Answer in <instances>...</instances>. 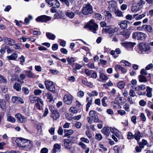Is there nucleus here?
Masks as SVG:
<instances>
[{
	"label": "nucleus",
	"instance_id": "nucleus-8",
	"mask_svg": "<svg viewBox=\"0 0 153 153\" xmlns=\"http://www.w3.org/2000/svg\"><path fill=\"white\" fill-rule=\"evenodd\" d=\"M51 19L50 16L43 15L38 17L36 19V21L39 22H46L51 20Z\"/></svg>",
	"mask_w": 153,
	"mask_h": 153
},
{
	"label": "nucleus",
	"instance_id": "nucleus-5",
	"mask_svg": "<svg viewBox=\"0 0 153 153\" xmlns=\"http://www.w3.org/2000/svg\"><path fill=\"white\" fill-rule=\"evenodd\" d=\"M45 83L46 88L48 90L53 92H54L55 91V85L52 82L47 80L45 81Z\"/></svg>",
	"mask_w": 153,
	"mask_h": 153
},
{
	"label": "nucleus",
	"instance_id": "nucleus-36",
	"mask_svg": "<svg viewBox=\"0 0 153 153\" xmlns=\"http://www.w3.org/2000/svg\"><path fill=\"white\" fill-rule=\"evenodd\" d=\"M46 36L48 39L53 40H54L56 38L54 35L49 32L46 33Z\"/></svg>",
	"mask_w": 153,
	"mask_h": 153
},
{
	"label": "nucleus",
	"instance_id": "nucleus-37",
	"mask_svg": "<svg viewBox=\"0 0 153 153\" xmlns=\"http://www.w3.org/2000/svg\"><path fill=\"white\" fill-rule=\"evenodd\" d=\"M152 88L149 87H147L146 88V96L148 97H152Z\"/></svg>",
	"mask_w": 153,
	"mask_h": 153
},
{
	"label": "nucleus",
	"instance_id": "nucleus-31",
	"mask_svg": "<svg viewBox=\"0 0 153 153\" xmlns=\"http://www.w3.org/2000/svg\"><path fill=\"white\" fill-rule=\"evenodd\" d=\"M80 110L79 108L76 107H71L69 109V112H71L73 114H76L78 111Z\"/></svg>",
	"mask_w": 153,
	"mask_h": 153
},
{
	"label": "nucleus",
	"instance_id": "nucleus-18",
	"mask_svg": "<svg viewBox=\"0 0 153 153\" xmlns=\"http://www.w3.org/2000/svg\"><path fill=\"white\" fill-rule=\"evenodd\" d=\"M129 22L127 21H122L118 22V25L122 29H126L128 27V23Z\"/></svg>",
	"mask_w": 153,
	"mask_h": 153
},
{
	"label": "nucleus",
	"instance_id": "nucleus-38",
	"mask_svg": "<svg viewBox=\"0 0 153 153\" xmlns=\"http://www.w3.org/2000/svg\"><path fill=\"white\" fill-rule=\"evenodd\" d=\"M24 72L26 74L27 76L30 78H32L34 76V74L30 71L25 70Z\"/></svg>",
	"mask_w": 153,
	"mask_h": 153
},
{
	"label": "nucleus",
	"instance_id": "nucleus-16",
	"mask_svg": "<svg viewBox=\"0 0 153 153\" xmlns=\"http://www.w3.org/2000/svg\"><path fill=\"white\" fill-rule=\"evenodd\" d=\"M143 29L148 33H152L153 30L152 26L149 25H144L142 26Z\"/></svg>",
	"mask_w": 153,
	"mask_h": 153
},
{
	"label": "nucleus",
	"instance_id": "nucleus-52",
	"mask_svg": "<svg viewBox=\"0 0 153 153\" xmlns=\"http://www.w3.org/2000/svg\"><path fill=\"white\" fill-rule=\"evenodd\" d=\"M95 137L96 139L98 140H100L102 138V135L100 133L96 134L95 136Z\"/></svg>",
	"mask_w": 153,
	"mask_h": 153
},
{
	"label": "nucleus",
	"instance_id": "nucleus-58",
	"mask_svg": "<svg viewBox=\"0 0 153 153\" xmlns=\"http://www.w3.org/2000/svg\"><path fill=\"white\" fill-rule=\"evenodd\" d=\"M95 16V18L98 20H100L102 19V16L100 14L96 13Z\"/></svg>",
	"mask_w": 153,
	"mask_h": 153
},
{
	"label": "nucleus",
	"instance_id": "nucleus-45",
	"mask_svg": "<svg viewBox=\"0 0 153 153\" xmlns=\"http://www.w3.org/2000/svg\"><path fill=\"white\" fill-rule=\"evenodd\" d=\"M94 119V121L95 123H102L103 122L101 120H100L99 119L98 114H96V115L93 118Z\"/></svg>",
	"mask_w": 153,
	"mask_h": 153
},
{
	"label": "nucleus",
	"instance_id": "nucleus-25",
	"mask_svg": "<svg viewBox=\"0 0 153 153\" xmlns=\"http://www.w3.org/2000/svg\"><path fill=\"white\" fill-rule=\"evenodd\" d=\"M65 14L66 16L71 19H73L75 16L74 13L69 10H67Z\"/></svg>",
	"mask_w": 153,
	"mask_h": 153
},
{
	"label": "nucleus",
	"instance_id": "nucleus-17",
	"mask_svg": "<svg viewBox=\"0 0 153 153\" xmlns=\"http://www.w3.org/2000/svg\"><path fill=\"white\" fill-rule=\"evenodd\" d=\"M32 146V145L31 143V141L30 140H28V142H27L26 144L23 145L21 149L27 150L30 149Z\"/></svg>",
	"mask_w": 153,
	"mask_h": 153
},
{
	"label": "nucleus",
	"instance_id": "nucleus-7",
	"mask_svg": "<svg viewBox=\"0 0 153 153\" xmlns=\"http://www.w3.org/2000/svg\"><path fill=\"white\" fill-rule=\"evenodd\" d=\"M50 110L52 112L51 117L54 120H56L59 117V114L58 111L53 106L50 107Z\"/></svg>",
	"mask_w": 153,
	"mask_h": 153
},
{
	"label": "nucleus",
	"instance_id": "nucleus-62",
	"mask_svg": "<svg viewBox=\"0 0 153 153\" xmlns=\"http://www.w3.org/2000/svg\"><path fill=\"white\" fill-rule=\"evenodd\" d=\"M139 8H137V6H133L131 7V10L133 12L137 11L139 10Z\"/></svg>",
	"mask_w": 153,
	"mask_h": 153
},
{
	"label": "nucleus",
	"instance_id": "nucleus-22",
	"mask_svg": "<svg viewBox=\"0 0 153 153\" xmlns=\"http://www.w3.org/2000/svg\"><path fill=\"white\" fill-rule=\"evenodd\" d=\"M92 98H89L87 97L86 101L87 103L86 105V111H88L89 108L92 104Z\"/></svg>",
	"mask_w": 153,
	"mask_h": 153
},
{
	"label": "nucleus",
	"instance_id": "nucleus-21",
	"mask_svg": "<svg viewBox=\"0 0 153 153\" xmlns=\"http://www.w3.org/2000/svg\"><path fill=\"white\" fill-rule=\"evenodd\" d=\"M29 98L30 102L32 103H34L36 102H38L39 97L33 95H31L29 96Z\"/></svg>",
	"mask_w": 153,
	"mask_h": 153
},
{
	"label": "nucleus",
	"instance_id": "nucleus-48",
	"mask_svg": "<svg viewBox=\"0 0 153 153\" xmlns=\"http://www.w3.org/2000/svg\"><path fill=\"white\" fill-rule=\"evenodd\" d=\"M75 58L73 57H71L70 58L68 57L67 59V61L69 64L71 65L72 63L75 61Z\"/></svg>",
	"mask_w": 153,
	"mask_h": 153
},
{
	"label": "nucleus",
	"instance_id": "nucleus-40",
	"mask_svg": "<svg viewBox=\"0 0 153 153\" xmlns=\"http://www.w3.org/2000/svg\"><path fill=\"white\" fill-rule=\"evenodd\" d=\"M7 121L13 123L15 122V118L10 115H8L7 116Z\"/></svg>",
	"mask_w": 153,
	"mask_h": 153
},
{
	"label": "nucleus",
	"instance_id": "nucleus-44",
	"mask_svg": "<svg viewBox=\"0 0 153 153\" xmlns=\"http://www.w3.org/2000/svg\"><path fill=\"white\" fill-rule=\"evenodd\" d=\"M116 16H123L122 12L119 10L118 8L114 11Z\"/></svg>",
	"mask_w": 153,
	"mask_h": 153
},
{
	"label": "nucleus",
	"instance_id": "nucleus-51",
	"mask_svg": "<svg viewBox=\"0 0 153 153\" xmlns=\"http://www.w3.org/2000/svg\"><path fill=\"white\" fill-rule=\"evenodd\" d=\"M127 138L128 140H130L134 138V135L130 131L128 132L127 135Z\"/></svg>",
	"mask_w": 153,
	"mask_h": 153
},
{
	"label": "nucleus",
	"instance_id": "nucleus-14",
	"mask_svg": "<svg viewBox=\"0 0 153 153\" xmlns=\"http://www.w3.org/2000/svg\"><path fill=\"white\" fill-rule=\"evenodd\" d=\"M109 5L108 8L109 9L113 11L117 8V2L115 1H110L109 2Z\"/></svg>",
	"mask_w": 153,
	"mask_h": 153
},
{
	"label": "nucleus",
	"instance_id": "nucleus-30",
	"mask_svg": "<svg viewBox=\"0 0 153 153\" xmlns=\"http://www.w3.org/2000/svg\"><path fill=\"white\" fill-rule=\"evenodd\" d=\"M120 34L123 35L126 38H128L130 34V32L129 31L125 30L121 32Z\"/></svg>",
	"mask_w": 153,
	"mask_h": 153
},
{
	"label": "nucleus",
	"instance_id": "nucleus-1",
	"mask_svg": "<svg viewBox=\"0 0 153 153\" xmlns=\"http://www.w3.org/2000/svg\"><path fill=\"white\" fill-rule=\"evenodd\" d=\"M82 11L84 15H88L91 14L93 12V7L89 3L85 4L83 6Z\"/></svg>",
	"mask_w": 153,
	"mask_h": 153
},
{
	"label": "nucleus",
	"instance_id": "nucleus-28",
	"mask_svg": "<svg viewBox=\"0 0 153 153\" xmlns=\"http://www.w3.org/2000/svg\"><path fill=\"white\" fill-rule=\"evenodd\" d=\"M137 142L139 146L142 149L144 148L145 146L147 144V141L144 139H143L141 142H140L139 140H138Z\"/></svg>",
	"mask_w": 153,
	"mask_h": 153
},
{
	"label": "nucleus",
	"instance_id": "nucleus-64",
	"mask_svg": "<svg viewBox=\"0 0 153 153\" xmlns=\"http://www.w3.org/2000/svg\"><path fill=\"white\" fill-rule=\"evenodd\" d=\"M117 113L121 116L125 115L126 113V112L124 110H118L117 111Z\"/></svg>",
	"mask_w": 153,
	"mask_h": 153
},
{
	"label": "nucleus",
	"instance_id": "nucleus-9",
	"mask_svg": "<svg viewBox=\"0 0 153 153\" xmlns=\"http://www.w3.org/2000/svg\"><path fill=\"white\" fill-rule=\"evenodd\" d=\"M2 41H3L6 45L10 46H12L16 43L15 41L13 39L6 36L3 37Z\"/></svg>",
	"mask_w": 153,
	"mask_h": 153
},
{
	"label": "nucleus",
	"instance_id": "nucleus-19",
	"mask_svg": "<svg viewBox=\"0 0 153 153\" xmlns=\"http://www.w3.org/2000/svg\"><path fill=\"white\" fill-rule=\"evenodd\" d=\"M134 139L137 140H139L143 136V134L142 133L138 130L136 131L134 134Z\"/></svg>",
	"mask_w": 153,
	"mask_h": 153
},
{
	"label": "nucleus",
	"instance_id": "nucleus-49",
	"mask_svg": "<svg viewBox=\"0 0 153 153\" xmlns=\"http://www.w3.org/2000/svg\"><path fill=\"white\" fill-rule=\"evenodd\" d=\"M87 94L90 97H92L95 96H97L98 94V92L96 91H94L91 93H88Z\"/></svg>",
	"mask_w": 153,
	"mask_h": 153
},
{
	"label": "nucleus",
	"instance_id": "nucleus-2",
	"mask_svg": "<svg viewBox=\"0 0 153 153\" xmlns=\"http://www.w3.org/2000/svg\"><path fill=\"white\" fill-rule=\"evenodd\" d=\"M132 38L138 41H144L147 36L144 33L142 32H136L133 33Z\"/></svg>",
	"mask_w": 153,
	"mask_h": 153
},
{
	"label": "nucleus",
	"instance_id": "nucleus-32",
	"mask_svg": "<svg viewBox=\"0 0 153 153\" xmlns=\"http://www.w3.org/2000/svg\"><path fill=\"white\" fill-rule=\"evenodd\" d=\"M13 88L18 91H20L21 90V86L19 83L15 82L13 85Z\"/></svg>",
	"mask_w": 153,
	"mask_h": 153
},
{
	"label": "nucleus",
	"instance_id": "nucleus-46",
	"mask_svg": "<svg viewBox=\"0 0 153 153\" xmlns=\"http://www.w3.org/2000/svg\"><path fill=\"white\" fill-rule=\"evenodd\" d=\"M117 85L118 87L119 88L122 89L125 86V83L123 81H121L118 82Z\"/></svg>",
	"mask_w": 153,
	"mask_h": 153
},
{
	"label": "nucleus",
	"instance_id": "nucleus-47",
	"mask_svg": "<svg viewBox=\"0 0 153 153\" xmlns=\"http://www.w3.org/2000/svg\"><path fill=\"white\" fill-rule=\"evenodd\" d=\"M100 77L102 80H106L108 79V76L103 73H100Z\"/></svg>",
	"mask_w": 153,
	"mask_h": 153
},
{
	"label": "nucleus",
	"instance_id": "nucleus-56",
	"mask_svg": "<svg viewBox=\"0 0 153 153\" xmlns=\"http://www.w3.org/2000/svg\"><path fill=\"white\" fill-rule=\"evenodd\" d=\"M122 63L125 64V66H127L128 67H130L131 66V64L128 62L124 60H122L121 62Z\"/></svg>",
	"mask_w": 153,
	"mask_h": 153
},
{
	"label": "nucleus",
	"instance_id": "nucleus-27",
	"mask_svg": "<svg viewBox=\"0 0 153 153\" xmlns=\"http://www.w3.org/2000/svg\"><path fill=\"white\" fill-rule=\"evenodd\" d=\"M115 99L117 101L119 104L122 105L125 102V100L123 97H117L115 98Z\"/></svg>",
	"mask_w": 153,
	"mask_h": 153
},
{
	"label": "nucleus",
	"instance_id": "nucleus-42",
	"mask_svg": "<svg viewBox=\"0 0 153 153\" xmlns=\"http://www.w3.org/2000/svg\"><path fill=\"white\" fill-rule=\"evenodd\" d=\"M64 147L66 149H69L70 148V147H71L69 145L70 144V142L67 140H64Z\"/></svg>",
	"mask_w": 153,
	"mask_h": 153
},
{
	"label": "nucleus",
	"instance_id": "nucleus-23",
	"mask_svg": "<svg viewBox=\"0 0 153 153\" xmlns=\"http://www.w3.org/2000/svg\"><path fill=\"white\" fill-rule=\"evenodd\" d=\"M65 135L64 137H69L74 133V131L72 130L64 129V131Z\"/></svg>",
	"mask_w": 153,
	"mask_h": 153
},
{
	"label": "nucleus",
	"instance_id": "nucleus-29",
	"mask_svg": "<svg viewBox=\"0 0 153 153\" xmlns=\"http://www.w3.org/2000/svg\"><path fill=\"white\" fill-rule=\"evenodd\" d=\"M138 15V14H136L134 15L133 17V18H135V20H140L146 16V13L145 12L143 14L139 15L138 16L136 17V16H137Z\"/></svg>",
	"mask_w": 153,
	"mask_h": 153
},
{
	"label": "nucleus",
	"instance_id": "nucleus-60",
	"mask_svg": "<svg viewBox=\"0 0 153 153\" xmlns=\"http://www.w3.org/2000/svg\"><path fill=\"white\" fill-rule=\"evenodd\" d=\"M113 149L115 152V153H119V147L117 146H114L113 148Z\"/></svg>",
	"mask_w": 153,
	"mask_h": 153
},
{
	"label": "nucleus",
	"instance_id": "nucleus-57",
	"mask_svg": "<svg viewBox=\"0 0 153 153\" xmlns=\"http://www.w3.org/2000/svg\"><path fill=\"white\" fill-rule=\"evenodd\" d=\"M140 120L144 122L146 121V118L145 116V115L143 113H142L141 114L140 116Z\"/></svg>",
	"mask_w": 153,
	"mask_h": 153
},
{
	"label": "nucleus",
	"instance_id": "nucleus-15",
	"mask_svg": "<svg viewBox=\"0 0 153 153\" xmlns=\"http://www.w3.org/2000/svg\"><path fill=\"white\" fill-rule=\"evenodd\" d=\"M43 97L44 98H47V100L49 102H51L53 99V96L52 94L50 93H45L43 94Z\"/></svg>",
	"mask_w": 153,
	"mask_h": 153
},
{
	"label": "nucleus",
	"instance_id": "nucleus-12",
	"mask_svg": "<svg viewBox=\"0 0 153 153\" xmlns=\"http://www.w3.org/2000/svg\"><path fill=\"white\" fill-rule=\"evenodd\" d=\"M104 30L105 32L109 34H111L117 32L118 30V29L116 27L112 28L110 26H108Z\"/></svg>",
	"mask_w": 153,
	"mask_h": 153
},
{
	"label": "nucleus",
	"instance_id": "nucleus-50",
	"mask_svg": "<svg viewBox=\"0 0 153 153\" xmlns=\"http://www.w3.org/2000/svg\"><path fill=\"white\" fill-rule=\"evenodd\" d=\"M89 114L90 117L93 118L96 116V114H98V113H97L94 111L91 110L89 112Z\"/></svg>",
	"mask_w": 153,
	"mask_h": 153
},
{
	"label": "nucleus",
	"instance_id": "nucleus-20",
	"mask_svg": "<svg viewBox=\"0 0 153 153\" xmlns=\"http://www.w3.org/2000/svg\"><path fill=\"white\" fill-rule=\"evenodd\" d=\"M61 148V146L60 145L57 143L54 144L52 150V152L53 153H56L57 152H60Z\"/></svg>",
	"mask_w": 153,
	"mask_h": 153
},
{
	"label": "nucleus",
	"instance_id": "nucleus-41",
	"mask_svg": "<svg viewBox=\"0 0 153 153\" xmlns=\"http://www.w3.org/2000/svg\"><path fill=\"white\" fill-rule=\"evenodd\" d=\"M104 13L105 16L107 18L109 19L111 18L112 15L111 13L108 11H105L104 12Z\"/></svg>",
	"mask_w": 153,
	"mask_h": 153
},
{
	"label": "nucleus",
	"instance_id": "nucleus-59",
	"mask_svg": "<svg viewBox=\"0 0 153 153\" xmlns=\"http://www.w3.org/2000/svg\"><path fill=\"white\" fill-rule=\"evenodd\" d=\"M137 118L136 116H133L131 118V121L134 124H135L137 123Z\"/></svg>",
	"mask_w": 153,
	"mask_h": 153
},
{
	"label": "nucleus",
	"instance_id": "nucleus-26",
	"mask_svg": "<svg viewBox=\"0 0 153 153\" xmlns=\"http://www.w3.org/2000/svg\"><path fill=\"white\" fill-rule=\"evenodd\" d=\"M110 129L109 127H105L102 130V132L104 134L108 136L110 133Z\"/></svg>",
	"mask_w": 153,
	"mask_h": 153
},
{
	"label": "nucleus",
	"instance_id": "nucleus-24",
	"mask_svg": "<svg viewBox=\"0 0 153 153\" xmlns=\"http://www.w3.org/2000/svg\"><path fill=\"white\" fill-rule=\"evenodd\" d=\"M18 57V55L16 53H13L10 56H7V58L9 60H15Z\"/></svg>",
	"mask_w": 153,
	"mask_h": 153
},
{
	"label": "nucleus",
	"instance_id": "nucleus-54",
	"mask_svg": "<svg viewBox=\"0 0 153 153\" xmlns=\"http://www.w3.org/2000/svg\"><path fill=\"white\" fill-rule=\"evenodd\" d=\"M6 79L0 74V82L6 83Z\"/></svg>",
	"mask_w": 153,
	"mask_h": 153
},
{
	"label": "nucleus",
	"instance_id": "nucleus-61",
	"mask_svg": "<svg viewBox=\"0 0 153 153\" xmlns=\"http://www.w3.org/2000/svg\"><path fill=\"white\" fill-rule=\"evenodd\" d=\"M145 1H143L140 0L138 2L137 5L140 7V8H142L143 4H144Z\"/></svg>",
	"mask_w": 153,
	"mask_h": 153
},
{
	"label": "nucleus",
	"instance_id": "nucleus-39",
	"mask_svg": "<svg viewBox=\"0 0 153 153\" xmlns=\"http://www.w3.org/2000/svg\"><path fill=\"white\" fill-rule=\"evenodd\" d=\"M22 137H20L17 138L16 140V143L17 144L18 146L21 148L22 146Z\"/></svg>",
	"mask_w": 153,
	"mask_h": 153
},
{
	"label": "nucleus",
	"instance_id": "nucleus-10",
	"mask_svg": "<svg viewBox=\"0 0 153 153\" xmlns=\"http://www.w3.org/2000/svg\"><path fill=\"white\" fill-rule=\"evenodd\" d=\"M46 2L49 5L53 7H58L60 6L59 2L57 0H45Z\"/></svg>",
	"mask_w": 153,
	"mask_h": 153
},
{
	"label": "nucleus",
	"instance_id": "nucleus-34",
	"mask_svg": "<svg viewBox=\"0 0 153 153\" xmlns=\"http://www.w3.org/2000/svg\"><path fill=\"white\" fill-rule=\"evenodd\" d=\"M138 79L140 82H146L147 81L146 77L142 75H140L138 76Z\"/></svg>",
	"mask_w": 153,
	"mask_h": 153
},
{
	"label": "nucleus",
	"instance_id": "nucleus-35",
	"mask_svg": "<svg viewBox=\"0 0 153 153\" xmlns=\"http://www.w3.org/2000/svg\"><path fill=\"white\" fill-rule=\"evenodd\" d=\"M62 3H65L68 7L70 6V2L73 3L74 0H59Z\"/></svg>",
	"mask_w": 153,
	"mask_h": 153
},
{
	"label": "nucleus",
	"instance_id": "nucleus-13",
	"mask_svg": "<svg viewBox=\"0 0 153 153\" xmlns=\"http://www.w3.org/2000/svg\"><path fill=\"white\" fill-rule=\"evenodd\" d=\"M15 117L17 119L18 122L20 123L25 122L26 120V118L18 113L15 114Z\"/></svg>",
	"mask_w": 153,
	"mask_h": 153
},
{
	"label": "nucleus",
	"instance_id": "nucleus-11",
	"mask_svg": "<svg viewBox=\"0 0 153 153\" xmlns=\"http://www.w3.org/2000/svg\"><path fill=\"white\" fill-rule=\"evenodd\" d=\"M11 100L13 103H24L23 99L20 97L16 96H13L12 97Z\"/></svg>",
	"mask_w": 153,
	"mask_h": 153
},
{
	"label": "nucleus",
	"instance_id": "nucleus-63",
	"mask_svg": "<svg viewBox=\"0 0 153 153\" xmlns=\"http://www.w3.org/2000/svg\"><path fill=\"white\" fill-rule=\"evenodd\" d=\"M80 139L82 142H84L87 143H89V141L86 138H85V137H81V138Z\"/></svg>",
	"mask_w": 153,
	"mask_h": 153
},
{
	"label": "nucleus",
	"instance_id": "nucleus-6",
	"mask_svg": "<svg viewBox=\"0 0 153 153\" xmlns=\"http://www.w3.org/2000/svg\"><path fill=\"white\" fill-rule=\"evenodd\" d=\"M74 97L70 94H66L64 96L63 101L66 104L70 105L72 102Z\"/></svg>",
	"mask_w": 153,
	"mask_h": 153
},
{
	"label": "nucleus",
	"instance_id": "nucleus-33",
	"mask_svg": "<svg viewBox=\"0 0 153 153\" xmlns=\"http://www.w3.org/2000/svg\"><path fill=\"white\" fill-rule=\"evenodd\" d=\"M6 103L5 101L3 100H0V108L2 110H4L6 109Z\"/></svg>",
	"mask_w": 153,
	"mask_h": 153
},
{
	"label": "nucleus",
	"instance_id": "nucleus-4",
	"mask_svg": "<svg viewBox=\"0 0 153 153\" xmlns=\"http://www.w3.org/2000/svg\"><path fill=\"white\" fill-rule=\"evenodd\" d=\"M138 48L141 51V53L143 54L146 51H149L150 48L149 45L146 43H140L138 46Z\"/></svg>",
	"mask_w": 153,
	"mask_h": 153
},
{
	"label": "nucleus",
	"instance_id": "nucleus-3",
	"mask_svg": "<svg viewBox=\"0 0 153 153\" xmlns=\"http://www.w3.org/2000/svg\"><path fill=\"white\" fill-rule=\"evenodd\" d=\"M88 27L89 29L93 32L94 33H96V31L98 28V25L94 22V20L91 19L89 22L87 24L85 27Z\"/></svg>",
	"mask_w": 153,
	"mask_h": 153
},
{
	"label": "nucleus",
	"instance_id": "nucleus-43",
	"mask_svg": "<svg viewBox=\"0 0 153 153\" xmlns=\"http://www.w3.org/2000/svg\"><path fill=\"white\" fill-rule=\"evenodd\" d=\"M122 46L126 48H128L131 46V44L129 42H122L121 43Z\"/></svg>",
	"mask_w": 153,
	"mask_h": 153
},
{
	"label": "nucleus",
	"instance_id": "nucleus-53",
	"mask_svg": "<svg viewBox=\"0 0 153 153\" xmlns=\"http://www.w3.org/2000/svg\"><path fill=\"white\" fill-rule=\"evenodd\" d=\"M123 108L127 111L129 112V105L128 104L126 103L125 105H123Z\"/></svg>",
	"mask_w": 153,
	"mask_h": 153
},
{
	"label": "nucleus",
	"instance_id": "nucleus-55",
	"mask_svg": "<svg viewBox=\"0 0 153 153\" xmlns=\"http://www.w3.org/2000/svg\"><path fill=\"white\" fill-rule=\"evenodd\" d=\"M34 93L35 95H39L42 93V91L39 89H36L34 91Z\"/></svg>",
	"mask_w": 153,
	"mask_h": 153
}]
</instances>
